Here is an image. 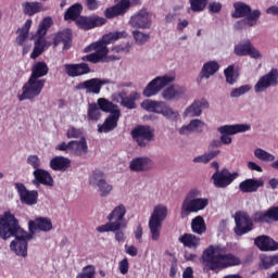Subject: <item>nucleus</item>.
I'll return each mask as SVG.
<instances>
[{"instance_id":"nucleus-1","label":"nucleus","mask_w":278,"mask_h":278,"mask_svg":"<svg viewBox=\"0 0 278 278\" xmlns=\"http://www.w3.org/2000/svg\"><path fill=\"white\" fill-rule=\"evenodd\" d=\"M15 238L10 243V249L12 253L17 255V257H27V242L34 240L29 232L25 231L18 225V219L10 212H5L0 217V238L2 240H8V238Z\"/></svg>"},{"instance_id":"nucleus-2","label":"nucleus","mask_w":278,"mask_h":278,"mask_svg":"<svg viewBox=\"0 0 278 278\" xmlns=\"http://www.w3.org/2000/svg\"><path fill=\"white\" fill-rule=\"evenodd\" d=\"M202 264L208 266L211 270H218V268L240 266L241 261L238 256L227 253V248L211 245L202 254Z\"/></svg>"},{"instance_id":"nucleus-3","label":"nucleus","mask_w":278,"mask_h":278,"mask_svg":"<svg viewBox=\"0 0 278 278\" xmlns=\"http://www.w3.org/2000/svg\"><path fill=\"white\" fill-rule=\"evenodd\" d=\"M233 11L231 12L232 18H242L235 23V29L242 30L247 27H255L262 18V11L260 9L253 10L251 5L243 1H237L232 4Z\"/></svg>"},{"instance_id":"nucleus-4","label":"nucleus","mask_w":278,"mask_h":278,"mask_svg":"<svg viewBox=\"0 0 278 278\" xmlns=\"http://www.w3.org/2000/svg\"><path fill=\"white\" fill-rule=\"evenodd\" d=\"M121 38H127V31L110 33L103 36L100 41L93 42L85 49L86 53H89V51L96 52L83 56V62H91V64H99V62L108 55V46L111 42H114V40H118Z\"/></svg>"},{"instance_id":"nucleus-5","label":"nucleus","mask_w":278,"mask_h":278,"mask_svg":"<svg viewBox=\"0 0 278 278\" xmlns=\"http://www.w3.org/2000/svg\"><path fill=\"white\" fill-rule=\"evenodd\" d=\"M208 205L210 199L201 198V190L191 189L182 201L180 216L181 218H187L190 214L202 212V210H205Z\"/></svg>"},{"instance_id":"nucleus-6","label":"nucleus","mask_w":278,"mask_h":278,"mask_svg":"<svg viewBox=\"0 0 278 278\" xmlns=\"http://www.w3.org/2000/svg\"><path fill=\"white\" fill-rule=\"evenodd\" d=\"M126 214L127 206H125V204H118L108 215L106 220H109V223L99 226L97 231L100 233H105L109 231H118V229L127 228V219L125 218Z\"/></svg>"},{"instance_id":"nucleus-7","label":"nucleus","mask_w":278,"mask_h":278,"mask_svg":"<svg viewBox=\"0 0 278 278\" xmlns=\"http://www.w3.org/2000/svg\"><path fill=\"white\" fill-rule=\"evenodd\" d=\"M167 216H168V208L166 207V205L156 204L153 207V211L149 219V229H150L151 238L154 242H157V240H160V236H161L160 231Z\"/></svg>"},{"instance_id":"nucleus-8","label":"nucleus","mask_w":278,"mask_h":278,"mask_svg":"<svg viewBox=\"0 0 278 278\" xmlns=\"http://www.w3.org/2000/svg\"><path fill=\"white\" fill-rule=\"evenodd\" d=\"M173 81H175V76L173 75H163L155 77L143 89V97H147V99H151V97L160 94V92H162V90H164L166 86L173 84Z\"/></svg>"},{"instance_id":"nucleus-9","label":"nucleus","mask_w":278,"mask_h":278,"mask_svg":"<svg viewBox=\"0 0 278 278\" xmlns=\"http://www.w3.org/2000/svg\"><path fill=\"white\" fill-rule=\"evenodd\" d=\"M45 84H47L46 79L33 78L30 76L22 88V94L18 96V101H26L27 99H36V97H40Z\"/></svg>"},{"instance_id":"nucleus-10","label":"nucleus","mask_w":278,"mask_h":278,"mask_svg":"<svg viewBox=\"0 0 278 278\" xmlns=\"http://www.w3.org/2000/svg\"><path fill=\"white\" fill-rule=\"evenodd\" d=\"M56 151H64L68 155H76V157H81L83 155H88V142L86 141V138L72 140L68 143L61 142L56 146Z\"/></svg>"},{"instance_id":"nucleus-11","label":"nucleus","mask_w":278,"mask_h":278,"mask_svg":"<svg viewBox=\"0 0 278 278\" xmlns=\"http://www.w3.org/2000/svg\"><path fill=\"white\" fill-rule=\"evenodd\" d=\"M51 25H53V20L51 17H45L42 22L39 24L37 30V36H39V38L35 42L34 51L30 54L31 60H36V58H39V55H42V53L45 52L47 41L42 37L47 35V31L49 27H51Z\"/></svg>"},{"instance_id":"nucleus-12","label":"nucleus","mask_w":278,"mask_h":278,"mask_svg":"<svg viewBox=\"0 0 278 278\" xmlns=\"http://www.w3.org/2000/svg\"><path fill=\"white\" fill-rule=\"evenodd\" d=\"M250 130L251 125L249 124L224 125L217 128V131L220 134L219 140L222 144H231V142H233L231 136H236V134H244V131Z\"/></svg>"},{"instance_id":"nucleus-13","label":"nucleus","mask_w":278,"mask_h":278,"mask_svg":"<svg viewBox=\"0 0 278 278\" xmlns=\"http://www.w3.org/2000/svg\"><path fill=\"white\" fill-rule=\"evenodd\" d=\"M131 136L137 142L138 147L141 148L149 147L153 138H155L153 129H151L149 126H138L131 131Z\"/></svg>"},{"instance_id":"nucleus-14","label":"nucleus","mask_w":278,"mask_h":278,"mask_svg":"<svg viewBox=\"0 0 278 278\" xmlns=\"http://www.w3.org/2000/svg\"><path fill=\"white\" fill-rule=\"evenodd\" d=\"M112 84L111 79L90 78L76 86V90H86L87 94H100L101 88Z\"/></svg>"},{"instance_id":"nucleus-15","label":"nucleus","mask_w":278,"mask_h":278,"mask_svg":"<svg viewBox=\"0 0 278 278\" xmlns=\"http://www.w3.org/2000/svg\"><path fill=\"white\" fill-rule=\"evenodd\" d=\"M238 176L237 172L231 173L229 169L223 168L220 172H215L212 175V179L215 188H227V186H231L238 179Z\"/></svg>"},{"instance_id":"nucleus-16","label":"nucleus","mask_w":278,"mask_h":278,"mask_svg":"<svg viewBox=\"0 0 278 278\" xmlns=\"http://www.w3.org/2000/svg\"><path fill=\"white\" fill-rule=\"evenodd\" d=\"M235 233L236 236H244V233H249V231H253V219L249 216V214L244 212H237L235 214Z\"/></svg>"},{"instance_id":"nucleus-17","label":"nucleus","mask_w":278,"mask_h":278,"mask_svg":"<svg viewBox=\"0 0 278 278\" xmlns=\"http://www.w3.org/2000/svg\"><path fill=\"white\" fill-rule=\"evenodd\" d=\"M108 23V20L105 17H101L99 15H91V16H79L76 20V25L84 29L85 31H88L90 29H94V27H101Z\"/></svg>"},{"instance_id":"nucleus-18","label":"nucleus","mask_w":278,"mask_h":278,"mask_svg":"<svg viewBox=\"0 0 278 278\" xmlns=\"http://www.w3.org/2000/svg\"><path fill=\"white\" fill-rule=\"evenodd\" d=\"M53 229V223L49 219V217H37L34 220L28 222V236H36L38 231H51Z\"/></svg>"},{"instance_id":"nucleus-19","label":"nucleus","mask_w":278,"mask_h":278,"mask_svg":"<svg viewBox=\"0 0 278 278\" xmlns=\"http://www.w3.org/2000/svg\"><path fill=\"white\" fill-rule=\"evenodd\" d=\"M129 25L135 29H151V14L147 10H140L130 16Z\"/></svg>"},{"instance_id":"nucleus-20","label":"nucleus","mask_w":278,"mask_h":278,"mask_svg":"<svg viewBox=\"0 0 278 278\" xmlns=\"http://www.w3.org/2000/svg\"><path fill=\"white\" fill-rule=\"evenodd\" d=\"M278 84V72L277 70H271L268 74L262 76L256 85L254 86L255 92H264V90H268V88L273 86H277Z\"/></svg>"},{"instance_id":"nucleus-21","label":"nucleus","mask_w":278,"mask_h":278,"mask_svg":"<svg viewBox=\"0 0 278 278\" xmlns=\"http://www.w3.org/2000/svg\"><path fill=\"white\" fill-rule=\"evenodd\" d=\"M161 97L164 101H179L186 97V87L170 85L162 90Z\"/></svg>"},{"instance_id":"nucleus-22","label":"nucleus","mask_w":278,"mask_h":278,"mask_svg":"<svg viewBox=\"0 0 278 278\" xmlns=\"http://www.w3.org/2000/svg\"><path fill=\"white\" fill-rule=\"evenodd\" d=\"M15 188L20 194L21 203H24V205H36V203H38V191H29L25 185L21 182H16Z\"/></svg>"},{"instance_id":"nucleus-23","label":"nucleus","mask_w":278,"mask_h":278,"mask_svg":"<svg viewBox=\"0 0 278 278\" xmlns=\"http://www.w3.org/2000/svg\"><path fill=\"white\" fill-rule=\"evenodd\" d=\"M121 118V111H113L105 118L104 123L98 125L99 134H109V131H114L118 127V119Z\"/></svg>"},{"instance_id":"nucleus-24","label":"nucleus","mask_w":278,"mask_h":278,"mask_svg":"<svg viewBox=\"0 0 278 278\" xmlns=\"http://www.w3.org/2000/svg\"><path fill=\"white\" fill-rule=\"evenodd\" d=\"M63 68L68 77H81L92 73L90 65L87 63L65 64Z\"/></svg>"},{"instance_id":"nucleus-25","label":"nucleus","mask_w":278,"mask_h":278,"mask_svg":"<svg viewBox=\"0 0 278 278\" xmlns=\"http://www.w3.org/2000/svg\"><path fill=\"white\" fill-rule=\"evenodd\" d=\"M131 8V0H121L117 4L105 9V18H114L116 16H123Z\"/></svg>"},{"instance_id":"nucleus-26","label":"nucleus","mask_w":278,"mask_h":278,"mask_svg":"<svg viewBox=\"0 0 278 278\" xmlns=\"http://www.w3.org/2000/svg\"><path fill=\"white\" fill-rule=\"evenodd\" d=\"M129 168L132 173H147L153 168V161L147 156L135 157L130 161Z\"/></svg>"},{"instance_id":"nucleus-27","label":"nucleus","mask_w":278,"mask_h":278,"mask_svg":"<svg viewBox=\"0 0 278 278\" xmlns=\"http://www.w3.org/2000/svg\"><path fill=\"white\" fill-rule=\"evenodd\" d=\"M218 68H220V65H218L216 61L204 63L197 78V84H202L204 79H210V77L216 75V73H218Z\"/></svg>"},{"instance_id":"nucleus-28","label":"nucleus","mask_w":278,"mask_h":278,"mask_svg":"<svg viewBox=\"0 0 278 278\" xmlns=\"http://www.w3.org/2000/svg\"><path fill=\"white\" fill-rule=\"evenodd\" d=\"M205 127V122L201 119H192L188 125L179 128L180 136H190V134H201Z\"/></svg>"},{"instance_id":"nucleus-29","label":"nucleus","mask_w":278,"mask_h":278,"mask_svg":"<svg viewBox=\"0 0 278 278\" xmlns=\"http://www.w3.org/2000/svg\"><path fill=\"white\" fill-rule=\"evenodd\" d=\"M33 175L35 177L34 184L36 186H38V184H41L42 186H48L49 188H53L54 186L53 177L51 176V174H49V172L42 168L35 169L33 172Z\"/></svg>"},{"instance_id":"nucleus-30","label":"nucleus","mask_w":278,"mask_h":278,"mask_svg":"<svg viewBox=\"0 0 278 278\" xmlns=\"http://www.w3.org/2000/svg\"><path fill=\"white\" fill-rule=\"evenodd\" d=\"M261 251H278V242L268 236H261L254 240Z\"/></svg>"},{"instance_id":"nucleus-31","label":"nucleus","mask_w":278,"mask_h":278,"mask_svg":"<svg viewBox=\"0 0 278 278\" xmlns=\"http://www.w3.org/2000/svg\"><path fill=\"white\" fill-rule=\"evenodd\" d=\"M71 38H72L71 29H65V30L59 31L54 37L53 45H54V47H58V45H60V42H62L63 49L66 51V50L71 49Z\"/></svg>"},{"instance_id":"nucleus-32","label":"nucleus","mask_w":278,"mask_h":278,"mask_svg":"<svg viewBox=\"0 0 278 278\" xmlns=\"http://www.w3.org/2000/svg\"><path fill=\"white\" fill-rule=\"evenodd\" d=\"M203 105H205V102L199 100L194 101L185 110V118H194L197 116H201V114H203Z\"/></svg>"},{"instance_id":"nucleus-33","label":"nucleus","mask_w":278,"mask_h":278,"mask_svg":"<svg viewBox=\"0 0 278 278\" xmlns=\"http://www.w3.org/2000/svg\"><path fill=\"white\" fill-rule=\"evenodd\" d=\"M264 186V180L258 179H247L242 182H240L239 188L241 192H257L260 188Z\"/></svg>"},{"instance_id":"nucleus-34","label":"nucleus","mask_w":278,"mask_h":278,"mask_svg":"<svg viewBox=\"0 0 278 278\" xmlns=\"http://www.w3.org/2000/svg\"><path fill=\"white\" fill-rule=\"evenodd\" d=\"M50 167L52 170L64 173L67 168H71V161L68 157L55 156L50 161Z\"/></svg>"},{"instance_id":"nucleus-35","label":"nucleus","mask_w":278,"mask_h":278,"mask_svg":"<svg viewBox=\"0 0 278 278\" xmlns=\"http://www.w3.org/2000/svg\"><path fill=\"white\" fill-rule=\"evenodd\" d=\"M49 75V66L45 62H37L31 67V75L34 79H41V77H46Z\"/></svg>"},{"instance_id":"nucleus-36","label":"nucleus","mask_w":278,"mask_h":278,"mask_svg":"<svg viewBox=\"0 0 278 278\" xmlns=\"http://www.w3.org/2000/svg\"><path fill=\"white\" fill-rule=\"evenodd\" d=\"M159 114H162L164 118L172 121L173 123H177L179 121V111L168 106L166 102H163V106H161Z\"/></svg>"},{"instance_id":"nucleus-37","label":"nucleus","mask_w":278,"mask_h":278,"mask_svg":"<svg viewBox=\"0 0 278 278\" xmlns=\"http://www.w3.org/2000/svg\"><path fill=\"white\" fill-rule=\"evenodd\" d=\"M22 10L26 16H34V14H38V12L42 11V3H40V2H23Z\"/></svg>"},{"instance_id":"nucleus-38","label":"nucleus","mask_w":278,"mask_h":278,"mask_svg":"<svg viewBox=\"0 0 278 278\" xmlns=\"http://www.w3.org/2000/svg\"><path fill=\"white\" fill-rule=\"evenodd\" d=\"M163 105H164V101H155V100H144L141 103L142 110H146V112H153L154 114H160Z\"/></svg>"},{"instance_id":"nucleus-39","label":"nucleus","mask_w":278,"mask_h":278,"mask_svg":"<svg viewBox=\"0 0 278 278\" xmlns=\"http://www.w3.org/2000/svg\"><path fill=\"white\" fill-rule=\"evenodd\" d=\"M178 240L184 244V247H188V249H197L201 239L194 235L185 233L180 236Z\"/></svg>"},{"instance_id":"nucleus-40","label":"nucleus","mask_w":278,"mask_h":278,"mask_svg":"<svg viewBox=\"0 0 278 278\" xmlns=\"http://www.w3.org/2000/svg\"><path fill=\"white\" fill-rule=\"evenodd\" d=\"M220 155V150H214L211 152H206L202 155L195 156L193 159L194 164H210L214 157H218Z\"/></svg>"},{"instance_id":"nucleus-41","label":"nucleus","mask_w":278,"mask_h":278,"mask_svg":"<svg viewBox=\"0 0 278 278\" xmlns=\"http://www.w3.org/2000/svg\"><path fill=\"white\" fill-rule=\"evenodd\" d=\"M83 10L84 8L79 3L72 5L64 14L65 21H75L77 23Z\"/></svg>"},{"instance_id":"nucleus-42","label":"nucleus","mask_w":278,"mask_h":278,"mask_svg":"<svg viewBox=\"0 0 278 278\" xmlns=\"http://www.w3.org/2000/svg\"><path fill=\"white\" fill-rule=\"evenodd\" d=\"M106 180L105 174L99 169L94 170L89 177V185L94 190Z\"/></svg>"},{"instance_id":"nucleus-43","label":"nucleus","mask_w":278,"mask_h":278,"mask_svg":"<svg viewBox=\"0 0 278 278\" xmlns=\"http://www.w3.org/2000/svg\"><path fill=\"white\" fill-rule=\"evenodd\" d=\"M191 229L194 233H205V230L207 229L205 226V219H203L202 216H197L191 222Z\"/></svg>"},{"instance_id":"nucleus-44","label":"nucleus","mask_w":278,"mask_h":278,"mask_svg":"<svg viewBox=\"0 0 278 278\" xmlns=\"http://www.w3.org/2000/svg\"><path fill=\"white\" fill-rule=\"evenodd\" d=\"M98 105L99 110H101L102 112H110V114H112V112L119 111L118 106L114 105V103L110 102V100L105 98L98 99Z\"/></svg>"},{"instance_id":"nucleus-45","label":"nucleus","mask_w":278,"mask_h":278,"mask_svg":"<svg viewBox=\"0 0 278 278\" xmlns=\"http://www.w3.org/2000/svg\"><path fill=\"white\" fill-rule=\"evenodd\" d=\"M250 49H251V41L249 40L241 41L237 46H235V53L236 55H239V58H244L249 55Z\"/></svg>"},{"instance_id":"nucleus-46","label":"nucleus","mask_w":278,"mask_h":278,"mask_svg":"<svg viewBox=\"0 0 278 278\" xmlns=\"http://www.w3.org/2000/svg\"><path fill=\"white\" fill-rule=\"evenodd\" d=\"M254 156L257 160H261V162H275L276 160L274 154H270V152H267L262 148H257L256 150H254Z\"/></svg>"},{"instance_id":"nucleus-47","label":"nucleus","mask_w":278,"mask_h":278,"mask_svg":"<svg viewBox=\"0 0 278 278\" xmlns=\"http://www.w3.org/2000/svg\"><path fill=\"white\" fill-rule=\"evenodd\" d=\"M87 118L89 121H99L101 118V110L97 103H91L88 106Z\"/></svg>"},{"instance_id":"nucleus-48","label":"nucleus","mask_w":278,"mask_h":278,"mask_svg":"<svg viewBox=\"0 0 278 278\" xmlns=\"http://www.w3.org/2000/svg\"><path fill=\"white\" fill-rule=\"evenodd\" d=\"M132 38L136 45L142 46V45H147V42L151 40V35L147 33H142L140 30H132Z\"/></svg>"},{"instance_id":"nucleus-49","label":"nucleus","mask_w":278,"mask_h":278,"mask_svg":"<svg viewBox=\"0 0 278 278\" xmlns=\"http://www.w3.org/2000/svg\"><path fill=\"white\" fill-rule=\"evenodd\" d=\"M224 75L226 77L227 84H230V86H233L236 81H238V74H236V70L233 65H229L225 71Z\"/></svg>"},{"instance_id":"nucleus-50","label":"nucleus","mask_w":278,"mask_h":278,"mask_svg":"<svg viewBox=\"0 0 278 278\" xmlns=\"http://www.w3.org/2000/svg\"><path fill=\"white\" fill-rule=\"evenodd\" d=\"M210 0H189L192 12H203Z\"/></svg>"},{"instance_id":"nucleus-51","label":"nucleus","mask_w":278,"mask_h":278,"mask_svg":"<svg viewBox=\"0 0 278 278\" xmlns=\"http://www.w3.org/2000/svg\"><path fill=\"white\" fill-rule=\"evenodd\" d=\"M253 220L255 223H270L271 220L270 208L266 213L256 212L253 216Z\"/></svg>"},{"instance_id":"nucleus-52","label":"nucleus","mask_w":278,"mask_h":278,"mask_svg":"<svg viewBox=\"0 0 278 278\" xmlns=\"http://www.w3.org/2000/svg\"><path fill=\"white\" fill-rule=\"evenodd\" d=\"M136 97H138V92H134L130 97H127V93L122 102V105L124 108H127L128 110H135L136 109Z\"/></svg>"},{"instance_id":"nucleus-53","label":"nucleus","mask_w":278,"mask_h":278,"mask_svg":"<svg viewBox=\"0 0 278 278\" xmlns=\"http://www.w3.org/2000/svg\"><path fill=\"white\" fill-rule=\"evenodd\" d=\"M96 190L100 192V197H110V192L114 190V187H112V185L105 180Z\"/></svg>"},{"instance_id":"nucleus-54","label":"nucleus","mask_w":278,"mask_h":278,"mask_svg":"<svg viewBox=\"0 0 278 278\" xmlns=\"http://www.w3.org/2000/svg\"><path fill=\"white\" fill-rule=\"evenodd\" d=\"M251 91V86L250 85H243L239 88H235L231 92H230V97L232 99H238V97H242V94H247V92Z\"/></svg>"},{"instance_id":"nucleus-55","label":"nucleus","mask_w":278,"mask_h":278,"mask_svg":"<svg viewBox=\"0 0 278 278\" xmlns=\"http://www.w3.org/2000/svg\"><path fill=\"white\" fill-rule=\"evenodd\" d=\"M276 264H278V256L274 255V256H262V266L265 269H268L273 266H275Z\"/></svg>"},{"instance_id":"nucleus-56","label":"nucleus","mask_w":278,"mask_h":278,"mask_svg":"<svg viewBox=\"0 0 278 278\" xmlns=\"http://www.w3.org/2000/svg\"><path fill=\"white\" fill-rule=\"evenodd\" d=\"M94 266L89 265L84 268V271L78 274L76 278H94Z\"/></svg>"},{"instance_id":"nucleus-57","label":"nucleus","mask_w":278,"mask_h":278,"mask_svg":"<svg viewBox=\"0 0 278 278\" xmlns=\"http://www.w3.org/2000/svg\"><path fill=\"white\" fill-rule=\"evenodd\" d=\"M26 162L29 166L35 168V170H40V157H38V155H29Z\"/></svg>"},{"instance_id":"nucleus-58","label":"nucleus","mask_w":278,"mask_h":278,"mask_svg":"<svg viewBox=\"0 0 278 278\" xmlns=\"http://www.w3.org/2000/svg\"><path fill=\"white\" fill-rule=\"evenodd\" d=\"M100 5L101 3L99 2V0H86V8L87 10H89V12H94L99 10Z\"/></svg>"},{"instance_id":"nucleus-59","label":"nucleus","mask_w":278,"mask_h":278,"mask_svg":"<svg viewBox=\"0 0 278 278\" xmlns=\"http://www.w3.org/2000/svg\"><path fill=\"white\" fill-rule=\"evenodd\" d=\"M119 273L121 275H127L129 273V260L124 258L119 262Z\"/></svg>"},{"instance_id":"nucleus-60","label":"nucleus","mask_w":278,"mask_h":278,"mask_svg":"<svg viewBox=\"0 0 278 278\" xmlns=\"http://www.w3.org/2000/svg\"><path fill=\"white\" fill-rule=\"evenodd\" d=\"M125 97H127V92L125 91H119L116 92L112 96L113 101H115V103H121V105L123 104V101L125 100Z\"/></svg>"},{"instance_id":"nucleus-61","label":"nucleus","mask_w":278,"mask_h":278,"mask_svg":"<svg viewBox=\"0 0 278 278\" xmlns=\"http://www.w3.org/2000/svg\"><path fill=\"white\" fill-rule=\"evenodd\" d=\"M67 138H79L81 136V130L75 128V127H70L66 132Z\"/></svg>"},{"instance_id":"nucleus-62","label":"nucleus","mask_w":278,"mask_h":278,"mask_svg":"<svg viewBox=\"0 0 278 278\" xmlns=\"http://www.w3.org/2000/svg\"><path fill=\"white\" fill-rule=\"evenodd\" d=\"M208 10L210 12H213V14H216L223 10V4H220V2H211L208 4Z\"/></svg>"},{"instance_id":"nucleus-63","label":"nucleus","mask_w":278,"mask_h":278,"mask_svg":"<svg viewBox=\"0 0 278 278\" xmlns=\"http://www.w3.org/2000/svg\"><path fill=\"white\" fill-rule=\"evenodd\" d=\"M17 34H18V36L16 38V42H17V45L23 46V42H25L29 33H25V30L18 29Z\"/></svg>"},{"instance_id":"nucleus-64","label":"nucleus","mask_w":278,"mask_h":278,"mask_svg":"<svg viewBox=\"0 0 278 278\" xmlns=\"http://www.w3.org/2000/svg\"><path fill=\"white\" fill-rule=\"evenodd\" d=\"M113 232H115L116 242H125V240H127V237L125 236V231H123L122 229H117Z\"/></svg>"}]
</instances>
